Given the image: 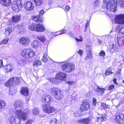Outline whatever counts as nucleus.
Instances as JSON below:
<instances>
[{
	"label": "nucleus",
	"instance_id": "obj_19",
	"mask_svg": "<svg viewBox=\"0 0 124 124\" xmlns=\"http://www.w3.org/2000/svg\"><path fill=\"white\" fill-rule=\"evenodd\" d=\"M1 4L4 6L8 7L11 4V0H1Z\"/></svg>",
	"mask_w": 124,
	"mask_h": 124
},
{
	"label": "nucleus",
	"instance_id": "obj_59",
	"mask_svg": "<svg viewBox=\"0 0 124 124\" xmlns=\"http://www.w3.org/2000/svg\"><path fill=\"white\" fill-rule=\"evenodd\" d=\"M89 23L88 21L87 22V23L85 25V31H86V29L87 28V27L89 25Z\"/></svg>",
	"mask_w": 124,
	"mask_h": 124
},
{
	"label": "nucleus",
	"instance_id": "obj_14",
	"mask_svg": "<svg viewBox=\"0 0 124 124\" xmlns=\"http://www.w3.org/2000/svg\"><path fill=\"white\" fill-rule=\"evenodd\" d=\"M66 74L62 72L57 73L56 76V78L61 81H66Z\"/></svg>",
	"mask_w": 124,
	"mask_h": 124
},
{
	"label": "nucleus",
	"instance_id": "obj_8",
	"mask_svg": "<svg viewBox=\"0 0 124 124\" xmlns=\"http://www.w3.org/2000/svg\"><path fill=\"white\" fill-rule=\"evenodd\" d=\"M23 6L28 11H30L32 10L34 7L33 3L31 1H26L24 2Z\"/></svg>",
	"mask_w": 124,
	"mask_h": 124
},
{
	"label": "nucleus",
	"instance_id": "obj_39",
	"mask_svg": "<svg viewBox=\"0 0 124 124\" xmlns=\"http://www.w3.org/2000/svg\"><path fill=\"white\" fill-rule=\"evenodd\" d=\"M98 121L97 122H98L99 120H100L101 121H103L106 120V117L104 116H102L101 117H98L97 118Z\"/></svg>",
	"mask_w": 124,
	"mask_h": 124
},
{
	"label": "nucleus",
	"instance_id": "obj_1",
	"mask_svg": "<svg viewBox=\"0 0 124 124\" xmlns=\"http://www.w3.org/2000/svg\"><path fill=\"white\" fill-rule=\"evenodd\" d=\"M14 106L16 110L14 111L15 115L18 118V120H16L14 116H11L8 118V121L10 124H20L21 119L24 120L27 119L29 110L26 108L23 111V103L20 100L16 101L14 102Z\"/></svg>",
	"mask_w": 124,
	"mask_h": 124
},
{
	"label": "nucleus",
	"instance_id": "obj_30",
	"mask_svg": "<svg viewBox=\"0 0 124 124\" xmlns=\"http://www.w3.org/2000/svg\"><path fill=\"white\" fill-rule=\"evenodd\" d=\"M110 108V106L109 105H106L104 103H102L101 104V110L105 109L106 108Z\"/></svg>",
	"mask_w": 124,
	"mask_h": 124
},
{
	"label": "nucleus",
	"instance_id": "obj_28",
	"mask_svg": "<svg viewBox=\"0 0 124 124\" xmlns=\"http://www.w3.org/2000/svg\"><path fill=\"white\" fill-rule=\"evenodd\" d=\"M105 90V89L103 88H100L98 86L97 91L99 94L102 95L103 93L104 92V90Z\"/></svg>",
	"mask_w": 124,
	"mask_h": 124
},
{
	"label": "nucleus",
	"instance_id": "obj_44",
	"mask_svg": "<svg viewBox=\"0 0 124 124\" xmlns=\"http://www.w3.org/2000/svg\"><path fill=\"white\" fill-rule=\"evenodd\" d=\"M51 124H57V119L55 118H53L50 121Z\"/></svg>",
	"mask_w": 124,
	"mask_h": 124
},
{
	"label": "nucleus",
	"instance_id": "obj_27",
	"mask_svg": "<svg viewBox=\"0 0 124 124\" xmlns=\"http://www.w3.org/2000/svg\"><path fill=\"white\" fill-rule=\"evenodd\" d=\"M12 30L11 28V27L7 28L5 29V34L6 36L9 35L11 33Z\"/></svg>",
	"mask_w": 124,
	"mask_h": 124
},
{
	"label": "nucleus",
	"instance_id": "obj_15",
	"mask_svg": "<svg viewBox=\"0 0 124 124\" xmlns=\"http://www.w3.org/2000/svg\"><path fill=\"white\" fill-rule=\"evenodd\" d=\"M114 4H115L116 6V8L115 11H111L114 13L116 12L117 10L116 7L117 5L119 4L120 5V6L122 7H124V0H114Z\"/></svg>",
	"mask_w": 124,
	"mask_h": 124
},
{
	"label": "nucleus",
	"instance_id": "obj_12",
	"mask_svg": "<svg viewBox=\"0 0 124 124\" xmlns=\"http://www.w3.org/2000/svg\"><path fill=\"white\" fill-rule=\"evenodd\" d=\"M90 108V105L88 101L86 100L83 101L80 108L82 111L86 110Z\"/></svg>",
	"mask_w": 124,
	"mask_h": 124
},
{
	"label": "nucleus",
	"instance_id": "obj_45",
	"mask_svg": "<svg viewBox=\"0 0 124 124\" xmlns=\"http://www.w3.org/2000/svg\"><path fill=\"white\" fill-rule=\"evenodd\" d=\"M87 58L91 59L92 58V56L91 54V49H89V52L88 54L87 55Z\"/></svg>",
	"mask_w": 124,
	"mask_h": 124
},
{
	"label": "nucleus",
	"instance_id": "obj_57",
	"mask_svg": "<svg viewBox=\"0 0 124 124\" xmlns=\"http://www.w3.org/2000/svg\"><path fill=\"white\" fill-rule=\"evenodd\" d=\"M48 80L51 82L53 83L55 81V79L52 78L51 79H48Z\"/></svg>",
	"mask_w": 124,
	"mask_h": 124
},
{
	"label": "nucleus",
	"instance_id": "obj_55",
	"mask_svg": "<svg viewBox=\"0 0 124 124\" xmlns=\"http://www.w3.org/2000/svg\"><path fill=\"white\" fill-rule=\"evenodd\" d=\"M3 65V60L2 59H0V68L2 67Z\"/></svg>",
	"mask_w": 124,
	"mask_h": 124
},
{
	"label": "nucleus",
	"instance_id": "obj_17",
	"mask_svg": "<svg viewBox=\"0 0 124 124\" xmlns=\"http://www.w3.org/2000/svg\"><path fill=\"white\" fill-rule=\"evenodd\" d=\"M18 29V31L19 33L20 34H23L25 31V26H23L21 25L18 24L16 26Z\"/></svg>",
	"mask_w": 124,
	"mask_h": 124
},
{
	"label": "nucleus",
	"instance_id": "obj_4",
	"mask_svg": "<svg viewBox=\"0 0 124 124\" xmlns=\"http://www.w3.org/2000/svg\"><path fill=\"white\" fill-rule=\"evenodd\" d=\"M75 66L73 63L70 62L64 63L61 66V68L64 71L70 72L74 70Z\"/></svg>",
	"mask_w": 124,
	"mask_h": 124
},
{
	"label": "nucleus",
	"instance_id": "obj_10",
	"mask_svg": "<svg viewBox=\"0 0 124 124\" xmlns=\"http://www.w3.org/2000/svg\"><path fill=\"white\" fill-rule=\"evenodd\" d=\"M115 121L118 124H124V114H121L117 115Z\"/></svg>",
	"mask_w": 124,
	"mask_h": 124
},
{
	"label": "nucleus",
	"instance_id": "obj_6",
	"mask_svg": "<svg viewBox=\"0 0 124 124\" xmlns=\"http://www.w3.org/2000/svg\"><path fill=\"white\" fill-rule=\"evenodd\" d=\"M114 0H103V3L109 11H115L116 6L114 4Z\"/></svg>",
	"mask_w": 124,
	"mask_h": 124
},
{
	"label": "nucleus",
	"instance_id": "obj_62",
	"mask_svg": "<svg viewBox=\"0 0 124 124\" xmlns=\"http://www.w3.org/2000/svg\"><path fill=\"white\" fill-rule=\"evenodd\" d=\"M68 34H69L70 35L69 36L70 37L73 36V34L71 32H70L69 33H68Z\"/></svg>",
	"mask_w": 124,
	"mask_h": 124
},
{
	"label": "nucleus",
	"instance_id": "obj_3",
	"mask_svg": "<svg viewBox=\"0 0 124 124\" xmlns=\"http://www.w3.org/2000/svg\"><path fill=\"white\" fill-rule=\"evenodd\" d=\"M23 0H15L13 2L11 6L12 10L17 12L20 11L22 7Z\"/></svg>",
	"mask_w": 124,
	"mask_h": 124
},
{
	"label": "nucleus",
	"instance_id": "obj_18",
	"mask_svg": "<svg viewBox=\"0 0 124 124\" xmlns=\"http://www.w3.org/2000/svg\"><path fill=\"white\" fill-rule=\"evenodd\" d=\"M45 30V28L43 25L36 24V31L38 32H42L44 31Z\"/></svg>",
	"mask_w": 124,
	"mask_h": 124
},
{
	"label": "nucleus",
	"instance_id": "obj_43",
	"mask_svg": "<svg viewBox=\"0 0 124 124\" xmlns=\"http://www.w3.org/2000/svg\"><path fill=\"white\" fill-rule=\"evenodd\" d=\"M121 68H119V70L116 73L115 75L118 76L119 78L120 77L121 75Z\"/></svg>",
	"mask_w": 124,
	"mask_h": 124
},
{
	"label": "nucleus",
	"instance_id": "obj_60",
	"mask_svg": "<svg viewBox=\"0 0 124 124\" xmlns=\"http://www.w3.org/2000/svg\"><path fill=\"white\" fill-rule=\"evenodd\" d=\"M74 115L77 117H79L80 115L78 114V113L76 112L74 113Z\"/></svg>",
	"mask_w": 124,
	"mask_h": 124
},
{
	"label": "nucleus",
	"instance_id": "obj_11",
	"mask_svg": "<svg viewBox=\"0 0 124 124\" xmlns=\"http://www.w3.org/2000/svg\"><path fill=\"white\" fill-rule=\"evenodd\" d=\"M21 16L20 15H16L13 16L12 18H10L9 21L10 24L13 23H16L19 22L21 19Z\"/></svg>",
	"mask_w": 124,
	"mask_h": 124
},
{
	"label": "nucleus",
	"instance_id": "obj_50",
	"mask_svg": "<svg viewBox=\"0 0 124 124\" xmlns=\"http://www.w3.org/2000/svg\"><path fill=\"white\" fill-rule=\"evenodd\" d=\"M115 87V85H112L109 86L108 87V90H111L113 89Z\"/></svg>",
	"mask_w": 124,
	"mask_h": 124
},
{
	"label": "nucleus",
	"instance_id": "obj_23",
	"mask_svg": "<svg viewBox=\"0 0 124 124\" xmlns=\"http://www.w3.org/2000/svg\"><path fill=\"white\" fill-rule=\"evenodd\" d=\"M32 18L33 21L37 23L42 22L41 17L39 15L32 16Z\"/></svg>",
	"mask_w": 124,
	"mask_h": 124
},
{
	"label": "nucleus",
	"instance_id": "obj_21",
	"mask_svg": "<svg viewBox=\"0 0 124 124\" xmlns=\"http://www.w3.org/2000/svg\"><path fill=\"white\" fill-rule=\"evenodd\" d=\"M51 100V97L49 95L46 94L44 95L42 97L41 101L43 102L48 103Z\"/></svg>",
	"mask_w": 124,
	"mask_h": 124
},
{
	"label": "nucleus",
	"instance_id": "obj_42",
	"mask_svg": "<svg viewBox=\"0 0 124 124\" xmlns=\"http://www.w3.org/2000/svg\"><path fill=\"white\" fill-rule=\"evenodd\" d=\"M100 3L99 1L98 0H96L94 2L93 7H98Z\"/></svg>",
	"mask_w": 124,
	"mask_h": 124
},
{
	"label": "nucleus",
	"instance_id": "obj_26",
	"mask_svg": "<svg viewBox=\"0 0 124 124\" xmlns=\"http://www.w3.org/2000/svg\"><path fill=\"white\" fill-rule=\"evenodd\" d=\"M10 80L12 82V85H15L19 82V78L18 77H13L10 79Z\"/></svg>",
	"mask_w": 124,
	"mask_h": 124
},
{
	"label": "nucleus",
	"instance_id": "obj_36",
	"mask_svg": "<svg viewBox=\"0 0 124 124\" xmlns=\"http://www.w3.org/2000/svg\"><path fill=\"white\" fill-rule=\"evenodd\" d=\"M25 61L23 60H21L18 61L17 64L18 65L21 66H23L25 64Z\"/></svg>",
	"mask_w": 124,
	"mask_h": 124
},
{
	"label": "nucleus",
	"instance_id": "obj_38",
	"mask_svg": "<svg viewBox=\"0 0 124 124\" xmlns=\"http://www.w3.org/2000/svg\"><path fill=\"white\" fill-rule=\"evenodd\" d=\"M10 80V79L7 82L5 83L4 84V85L6 87L10 86L12 85V82Z\"/></svg>",
	"mask_w": 124,
	"mask_h": 124
},
{
	"label": "nucleus",
	"instance_id": "obj_25",
	"mask_svg": "<svg viewBox=\"0 0 124 124\" xmlns=\"http://www.w3.org/2000/svg\"><path fill=\"white\" fill-rule=\"evenodd\" d=\"M78 122L80 123L85 124H90L91 123V120L88 118L80 120H79Z\"/></svg>",
	"mask_w": 124,
	"mask_h": 124
},
{
	"label": "nucleus",
	"instance_id": "obj_54",
	"mask_svg": "<svg viewBox=\"0 0 124 124\" xmlns=\"http://www.w3.org/2000/svg\"><path fill=\"white\" fill-rule=\"evenodd\" d=\"M32 121L31 120H28L27 122V123L26 124H32Z\"/></svg>",
	"mask_w": 124,
	"mask_h": 124
},
{
	"label": "nucleus",
	"instance_id": "obj_16",
	"mask_svg": "<svg viewBox=\"0 0 124 124\" xmlns=\"http://www.w3.org/2000/svg\"><path fill=\"white\" fill-rule=\"evenodd\" d=\"M116 31L117 32L119 33L117 36V38H118L119 36L121 35V34H123V35H122V36H121V38H122L124 37V28H121V27L119 26H118L116 29Z\"/></svg>",
	"mask_w": 124,
	"mask_h": 124
},
{
	"label": "nucleus",
	"instance_id": "obj_22",
	"mask_svg": "<svg viewBox=\"0 0 124 124\" xmlns=\"http://www.w3.org/2000/svg\"><path fill=\"white\" fill-rule=\"evenodd\" d=\"M4 67L7 72L12 71L14 68L13 65L11 64H7Z\"/></svg>",
	"mask_w": 124,
	"mask_h": 124
},
{
	"label": "nucleus",
	"instance_id": "obj_41",
	"mask_svg": "<svg viewBox=\"0 0 124 124\" xmlns=\"http://www.w3.org/2000/svg\"><path fill=\"white\" fill-rule=\"evenodd\" d=\"M75 39L77 42H81L83 41V38L81 36H79L78 38L75 37Z\"/></svg>",
	"mask_w": 124,
	"mask_h": 124
},
{
	"label": "nucleus",
	"instance_id": "obj_52",
	"mask_svg": "<svg viewBox=\"0 0 124 124\" xmlns=\"http://www.w3.org/2000/svg\"><path fill=\"white\" fill-rule=\"evenodd\" d=\"M67 82L69 85H73L75 83V82L73 81H67Z\"/></svg>",
	"mask_w": 124,
	"mask_h": 124
},
{
	"label": "nucleus",
	"instance_id": "obj_64",
	"mask_svg": "<svg viewBox=\"0 0 124 124\" xmlns=\"http://www.w3.org/2000/svg\"><path fill=\"white\" fill-rule=\"evenodd\" d=\"M88 59L87 58V56L85 58V60H86Z\"/></svg>",
	"mask_w": 124,
	"mask_h": 124
},
{
	"label": "nucleus",
	"instance_id": "obj_7",
	"mask_svg": "<svg viewBox=\"0 0 124 124\" xmlns=\"http://www.w3.org/2000/svg\"><path fill=\"white\" fill-rule=\"evenodd\" d=\"M42 109L43 111L48 114H50L55 112L56 109L54 107L49 104H44L42 105Z\"/></svg>",
	"mask_w": 124,
	"mask_h": 124
},
{
	"label": "nucleus",
	"instance_id": "obj_61",
	"mask_svg": "<svg viewBox=\"0 0 124 124\" xmlns=\"http://www.w3.org/2000/svg\"><path fill=\"white\" fill-rule=\"evenodd\" d=\"M70 7L68 6H66L65 7L66 9L68 11L69 10V9H70Z\"/></svg>",
	"mask_w": 124,
	"mask_h": 124
},
{
	"label": "nucleus",
	"instance_id": "obj_46",
	"mask_svg": "<svg viewBox=\"0 0 124 124\" xmlns=\"http://www.w3.org/2000/svg\"><path fill=\"white\" fill-rule=\"evenodd\" d=\"M113 73V72H112L110 70L108 69L106 70L105 74L106 76H108Z\"/></svg>",
	"mask_w": 124,
	"mask_h": 124
},
{
	"label": "nucleus",
	"instance_id": "obj_31",
	"mask_svg": "<svg viewBox=\"0 0 124 124\" xmlns=\"http://www.w3.org/2000/svg\"><path fill=\"white\" fill-rule=\"evenodd\" d=\"M36 24H32L29 26V28L32 31H36Z\"/></svg>",
	"mask_w": 124,
	"mask_h": 124
},
{
	"label": "nucleus",
	"instance_id": "obj_13",
	"mask_svg": "<svg viewBox=\"0 0 124 124\" xmlns=\"http://www.w3.org/2000/svg\"><path fill=\"white\" fill-rule=\"evenodd\" d=\"M31 41L29 38L26 37H22L19 39V42L20 43L24 45H28L30 42Z\"/></svg>",
	"mask_w": 124,
	"mask_h": 124
},
{
	"label": "nucleus",
	"instance_id": "obj_24",
	"mask_svg": "<svg viewBox=\"0 0 124 124\" xmlns=\"http://www.w3.org/2000/svg\"><path fill=\"white\" fill-rule=\"evenodd\" d=\"M32 47L34 48L37 49L40 46L39 42L37 40H35L32 42L31 44Z\"/></svg>",
	"mask_w": 124,
	"mask_h": 124
},
{
	"label": "nucleus",
	"instance_id": "obj_2",
	"mask_svg": "<svg viewBox=\"0 0 124 124\" xmlns=\"http://www.w3.org/2000/svg\"><path fill=\"white\" fill-rule=\"evenodd\" d=\"M21 55L24 58L29 59L34 57L35 53L31 48L24 49L21 51Z\"/></svg>",
	"mask_w": 124,
	"mask_h": 124
},
{
	"label": "nucleus",
	"instance_id": "obj_49",
	"mask_svg": "<svg viewBox=\"0 0 124 124\" xmlns=\"http://www.w3.org/2000/svg\"><path fill=\"white\" fill-rule=\"evenodd\" d=\"M105 53L103 51H102L100 53L99 55L104 57L105 56Z\"/></svg>",
	"mask_w": 124,
	"mask_h": 124
},
{
	"label": "nucleus",
	"instance_id": "obj_35",
	"mask_svg": "<svg viewBox=\"0 0 124 124\" xmlns=\"http://www.w3.org/2000/svg\"><path fill=\"white\" fill-rule=\"evenodd\" d=\"M33 113L35 116L38 115L39 113V109L37 108H34L32 110Z\"/></svg>",
	"mask_w": 124,
	"mask_h": 124
},
{
	"label": "nucleus",
	"instance_id": "obj_40",
	"mask_svg": "<svg viewBox=\"0 0 124 124\" xmlns=\"http://www.w3.org/2000/svg\"><path fill=\"white\" fill-rule=\"evenodd\" d=\"M8 39L6 38L3 40L1 42H0V45L2 44H7L8 43Z\"/></svg>",
	"mask_w": 124,
	"mask_h": 124
},
{
	"label": "nucleus",
	"instance_id": "obj_48",
	"mask_svg": "<svg viewBox=\"0 0 124 124\" xmlns=\"http://www.w3.org/2000/svg\"><path fill=\"white\" fill-rule=\"evenodd\" d=\"M93 105L94 106H95L96 105V103H97V101L96 99L95 98H93Z\"/></svg>",
	"mask_w": 124,
	"mask_h": 124
},
{
	"label": "nucleus",
	"instance_id": "obj_53",
	"mask_svg": "<svg viewBox=\"0 0 124 124\" xmlns=\"http://www.w3.org/2000/svg\"><path fill=\"white\" fill-rule=\"evenodd\" d=\"M78 53L80 55V56H81L83 54V52L81 50H79L78 52Z\"/></svg>",
	"mask_w": 124,
	"mask_h": 124
},
{
	"label": "nucleus",
	"instance_id": "obj_63",
	"mask_svg": "<svg viewBox=\"0 0 124 124\" xmlns=\"http://www.w3.org/2000/svg\"><path fill=\"white\" fill-rule=\"evenodd\" d=\"M98 43L100 44H101V41L99 40H98Z\"/></svg>",
	"mask_w": 124,
	"mask_h": 124
},
{
	"label": "nucleus",
	"instance_id": "obj_9",
	"mask_svg": "<svg viewBox=\"0 0 124 124\" xmlns=\"http://www.w3.org/2000/svg\"><path fill=\"white\" fill-rule=\"evenodd\" d=\"M114 21L115 23L118 24H124V14H120L116 16L114 18Z\"/></svg>",
	"mask_w": 124,
	"mask_h": 124
},
{
	"label": "nucleus",
	"instance_id": "obj_5",
	"mask_svg": "<svg viewBox=\"0 0 124 124\" xmlns=\"http://www.w3.org/2000/svg\"><path fill=\"white\" fill-rule=\"evenodd\" d=\"M51 93L54 95L55 98L57 100H61L63 98V94L59 88H53L50 90Z\"/></svg>",
	"mask_w": 124,
	"mask_h": 124
},
{
	"label": "nucleus",
	"instance_id": "obj_47",
	"mask_svg": "<svg viewBox=\"0 0 124 124\" xmlns=\"http://www.w3.org/2000/svg\"><path fill=\"white\" fill-rule=\"evenodd\" d=\"M66 31V30L65 29H62L61 30L58 31V32H60L59 34H58V35H60L64 34Z\"/></svg>",
	"mask_w": 124,
	"mask_h": 124
},
{
	"label": "nucleus",
	"instance_id": "obj_32",
	"mask_svg": "<svg viewBox=\"0 0 124 124\" xmlns=\"http://www.w3.org/2000/svg\"><path fill=\"white\" fill-rule=\"evenodd\" d=\"M41 64V62L40 61L38 60H35L33 63V66H35L38 67L39 66H40Z\"/></svg>",
	"mask_w": 124,
	"mask_h": 124
},
{
	"label": "nucleus",
	"instance_id": "obj_58",
	"mask_svg": "<svg viewBox=\"0 0 124 124\" xmlns=\"http://www.w3.org/2000/svg\"><path fill=\"white\" fill-rule=\"evenodd\" d=\"M116 78H114L113 79V81L114 83L116 85H117L118 84L116 82Z\"/></svg>",
	"mask_w": 124,
	"mask_h": 124
},
{
	"label": "nucleus",
	"instance_id": "obj_29",
	"mask_svg": "<svg viewBox=\"0 0 124 124\" xmlns=\"http://www.w3.org/2000/svg\"><path fill=\"white\" fill-rule=\"evenodd\" d=\"M35 5L37 6H40L43 3V0H33Z\"/></svg>",
	"mask_w": 124,
	"mask_h": 124
},
{
	"label": "nucleus",
	"instance_id": "obj_56",
	"mask_svg": "<svg viewBox=\"0 0 124 124\" xmlns=\"http://www.w3.org/2000/svg\"><path fill=\"white\" fill-rule=\"evenodd\" d=\"M85 49L87 51H88L89 52V49H90V46H86L85 48Z\"/></svg>",
	"mask_w": 124,
	"mask_h": 124
},
{
	"label": "nucleus",
	"instance_id": "obj_20",
	"mask_svg": "<svg viewBox=\"0 0 124 124\" xmlns=\"http://www.w3.org/2000/svg\"><path fill=\"white\" fill-rule=\"evenodd\" d=\"M20 92L23 95L28 96L29 95L28 90L27 87H22L21 90Z\"/></svg>",
	"mask_w": 124,
	"mask_h": 124
},
{
	"label": "nucleus",
	"instance_id": "obj_51",
	"mask_svg": "<svg viewBox=\"0 0 124 124\" xmlns=\"http://www.w3.org/2000/svg\"><path fill=\"white\" fill-rule=\"evenodd\" d=\"M44 10L42 9V10H40L39 12V13L38 15L41 16V15H42L44 13Z\"/></svg>",
	"mask_w": 124,
	"mask_h": 124
},
{
	"label": "nucleus",
	"instance_id": "obj_34",
	"mask_svg": "<svg viewBox=\"0 0 124 124\" xmlns=\"http://www.w3.org/2000/svg\"><path fill=\"white\" fill-rule=\"evenodd\" d=\"M37 38L43 42H44L46 40L45 36L43 35L38 36Z\"/></svg>",
	"mask_w": 124,
	"mask_h": 124
},
{
	"label": "nucleus",
	"instance_id": "obj_37",
	"mask_svg": "<svg viewBox=\"0 0 124 124\" xmlns=\"http://www.w3.org/2000/svg\"><path fill=\"white\" fill-rule=\"evenodd\" d=\"M6 105L5 101L2 100H0V108H2L4 107Z\"/></svg>",
	"mask_w": 124,
	"mask_h": 124
},
{
	"label": "nucleus",
	"instance_id": "obj_33",
	"mask_svg": "<svg viewBox=\"0 0 124 124\" xmlns=\"http://www.w3.org/2000/svg\"><path fill=\"white\" fill-rule=\"evenodd\" d=\"M48 57H47L46 55V53L45 52L43 55V58L42 59L41 61L45 63L48 60Z\"/></svg>",
	"mask_w": 124,
	"mask_h": 124
}]
</instances>
